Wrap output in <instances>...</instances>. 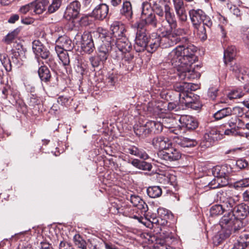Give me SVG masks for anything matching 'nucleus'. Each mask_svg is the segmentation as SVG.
I'll list each match as a JSON object with an SVG mask.
<instances>
[{
    "label": "nucleus",
    "instance_id": "nucleus-1",
    "mask_svg": "<svg viewBox=\"0 0 249 249\" xmlns=\"http://www.w3.org/2000/svg\"><path fill=\"white\" fill-rule=\"evenodd\" d=\"M196 51L195 46L187 43L177 46L167 55L168 62L177 68L179 79H194L198 76L199 74L192 67L196 59L195 55Z\"/></svg>",
    "mask_w": 249,
    "mask_h": 249
},
{
    "label": "nucleus",
    "instance_id": "nucleus-2",
    "mask_svg": "<svg viewBox=\"0 0 249 249\" xmlns=\"http://www.w3.org/2000/svg\"><path fill=\"white\" fill-rule=\"evenodd\" d=\"M191 22L197 29V34L202 40L207 38L206 32L210 30L213 22L211 18L199 9H192L189 12Z\"/></svg>",
    "mask_w": 249,
    "mask_h": 249
},
{
    "label": "nucleus",
    "instance_id": "nucleus-3",
    "mask_svg": "<svg viewBox=\"0 0 249 249\" xmlns=\"http://www.w3.org/2000/svg\"><path fill=\"white\" fill-rule=\"evenodd\" d=\"M161 36H160V47L167 48L180 41V36L184 33V30L178 28L176 30L169 29L162 26L159 28Z\"/></svg>",
    "mask_w": 249,
    "mask_h": 249
},
{
    "label": "nucleus",
    "instance_id": "nucleus-4",
    "mask_svg": "<svg viewBox=\"0 0 249 249\" xmlns=\"http://www.w3.org/2000/svg\"><path fill=\"white\" fill-rule=\"evenodd\" d=\"M99 34V37L102 40V43L98 48V54L102 57L103 60H107L114 45V39H112L105 30L102 29Z\"/></svg>",
    "mask_w": 249,
    "mask_h": 249
},
{
    "label": "nucleus",
    "instance_id": "nucleus-5",
    "mask_svg": "<svg viewBox=\"0 0 249 249\" xmlns=\"http://www.w3.org/2000/svg\"><path fill=\"white\" fill-rule=\"evenodd\" d=\"M236 220L231 212L226 213L220 221V225L222 231L220 232V237L222 240L228 237L231 233L233 227L235 224Z\"/></svg>",
    "mask_w": 249,
    "mask_h": 249
},
{
    "label": "nucleus",
    "instance_id": "nucleus-6",
    "mask_svg": "<svg viewBox=\"0 0 249 249\" xmlns=\"http://www.w3.org/2000/svg\"><path fill=\"white\" fill-rule=\"evenodd\" d=\"M80 8L81 4L78 1L74 0L70 3L66 8L63 18L67 20L73 22L78 18Z\"/></svg>",
    "mask_w": 249,
    "mask_h": 249
},
{
    "label": "nucleus",
    "instance_id": "nucleus-7",
    "mask_svg": "<svg viewBox=\"0 0 249 249\" xmlns=\"http://www.w3.org/2000/svg\"><path fill=\"white\" fill-rule=\"evenodd\" d=\"M148 40V37L145 31L142 28H137L135 45L136 51H143L146 48Z\"/></svg>",
    "mask_w": 249,
    "mask_h": 249
},
{
    "label": "nucleus",
    "instance_id": "nucleus-8",
    "mask_svg": "<svg viewBox=\"0 0 249 249\" xmlns=\"http://www.w3.org/2000/svg\"><path fill=\"white\" fill-rule=\"evenodd\" d=\"M158 155L160 159L168 161H177L181 157L180 152L177 149L173 148H168L166 150H160Z\"/></svg>",
    "mask_w": 249,
    "mask_h": 249
},
{
    "label": "nucleus",
    "instance_id": "nucleus-9",
    "mask_svg": "<svg viewBox=\"0 0 249 249\" xmlns=\"http://www.w3.org/2000/svg\"><path fill=\"white\" fill-rule=\"evenodd\" d=\"M32 49L36 57L47 59L50 55L48 49L39 40H35L32 43Z\"/></svg>",
    "mask_w": 249,
    "mask_h": 249
},
{
    "label": "nucleus",
    "instance_id": "nucleus-10",
    "mask_svg": "<svg viewBox=\"0 0 249 249\" xmlns=\"http://www.w3.org/2000/svg\"><path fill=\"white\" fill-rule=\"evenodd\" d=\"M81 48L82 50L89 54L92 53L95 47L92 36L89 33H85L82 36Z\"/></svg>",
    "mask_w": 249,
    "mask_h": 249
},
{
    "label": "nucleus",
    "instance_id": "nucleus-11",
    "mask_svg": "<svg viewBox=\"0 0 249 249\" xmlns=\"http://www.w3.org/2000/svg\"><path fill=\"white\" fill-rule=\"evenodd\" d=\"M164 18L166 22L168 23L169 29L176 30L177 27V21L172 8L169 5H164Z\"/></svg>",
    "mask_w": 249,
    "mask_h": 249
},
{
    "label": "nucleus",
    "instance_id": "nucleus-12",
    "mask_svg": "<svg viewBox=\"0 0 249 249\" xmlns=\"http://www.w3.org/2000/svg\"><path fill=\"white\" fill-rule=\"evenodd\" d=\"M152 144L155 148L163 150L169 147L171 142L168 138L163 136H159L153 138Z\"/></svg>",
    "mask_w": 249,
    "mask_h": 249
},
{
    "label": "nucleus",
    "instance_id": "nucleus-13",
    "mask_svg": "<svg viewBox=\"0 0 249 249\" xmlns=\"http://www.w3.org/2000/svg\"><path fill=\"white\" fill-rule=\"evenodd\" d=\"M158 21L154 13L141 18L139 22H136L133 26L137 28H142L145 25H150L154 28L157 26Z\"/></svg>",
    "mask_w": 249,
    "mask_h": 249
},
{
    "label": "nucleus",
    "instance_id": "nucleus-14",
    "mask_svg": "<svg viewBox=\"0 0 249 249\" xmlns=\"http://www.w3.org/2000/svg\"><path fill=\"white\" fill-rule=\"evenodd\" d=\"M231 212L236 220L243 219L249 213V207L242 203L234 206L233 210Z\"/></svg>",
    "mask_w": 249,
    "mask_h": 249
},
{
    "label": "nucleus",
    "instance_id": "nucleus-15",
    "mask_svg": "<svg viewBox=\"0 0 249 249\" xmlns=\"http://www.w3.org/2000/svg\"><path fill=\"white\" fill-rule=\"evenodd\" d=\"M112 32L113 37L115 40L119 39L125 36L124 33L125 32V28L124 25L119 22H114L110 27Z\"/></svg>",
    "mask_w": 249,
    "mask_h": 249
},
{
    "label": "nucleus",
    "instance_id": "nucleus-16",
    "mask_svg": "<svg viewBox=\"0 0 249 249\" xmlns=\"http://www.w3.org/2000/svg\"><path fill=\"white\" fill-rule=\"evenodd\" d=\"M108 6L106 4H100L97 6L92 11V15L97 19L103 20L107 15Z\"/></svg>",
    "mask_w": 249,
    "mask_h": 249
},
{
    "label": "nucleus",
    "instance_id": "nucleus-17",
    "mask_svg": "<svg viewBox=\"0 0 249 249\" xmlns=\"http://www.w3.org/2000/svg\"><path fill=\"white\" fill-rule=\"evenodd\" d=\"M57 45L55 50L58 52V49H62V51H71L73 46L71 40L66 36L59 37L56 41Z\"/></svg>",
    "mask_w": 249,
    "mask_h": 249
},
{
    "label": "nucleus",
    "instance_id": "nucleus-18",
    "mask_svg": "<svg viewBox=\"0 0 249 249\" xmlns=\"http://www.w3.org/2000/svg\"><path fill=\"white\" fill-rule=\"evenodd\" d=\"M181 126L189 130H194L197 126V122L191 116H181L179 120Z\"/></svg>",
    "mask_w": 249,
    "mask_h": 249
},
{
    "label": "nucleus",
    "instance_id": "nucleus-19",
    "mask_svg": "<svg viewBox=\"0 0 249 249\" xmlns=\"http://www.w3.org/2000/svg\"><path fill=\"white\" fill-rule=\"evenodd\" d=\"M219 139H220L219 134L216 129L213 128L204 135L203 142H205V143L203 145L209 147L212 146L213 142Z\"/></svg>",
    "mask_w": 249,
    "mask_h": 249
},
{
    "label": "nucleus",
    "instance_id": "nucleus-20",
    "mask_svg": "<svg viewBox=\"0 0 249 249\" xmlns=\"http://www.w3.org/2000/svg\"><path fill=\"white\" fill-rule=\"evenodd\" d=\"M174 89L180 93H185L195 90L191 83L185 81L177 82L173 85Z\"/></svg>",
    "mask_w": 249,
    "mask_h": 249
},
{
    "label": "nucleus",
    "instance_id": "nucleus-21",
    "mask_svg": "<svg viewBox=\"0 0 249 249\" xmlns=\"http://www.w3.org/2000/svg\"><path fill=\"white\" fill-rule=\"evenodd\" d=\"M114 44L122 52L125 53L129 52L131 49V44L126 36L114 41Z\"/></svg>",
    "mask_w": 249,
    "mask_h": 249
},
{
    "label": "nucleus",
    "instance_id": "nucleus-22",
    "mask_svg": "<svg viewBox=\"0 0 249 249\" xmlns=\"http://www.w3.org/2000/svg\"><path fill=\"white\" fill-rule=\"evenodd\" d=\"M160 47V36L157 34L152 35L148 40L145 49L148 52L153 53Z\"/></svg>",
    "mask_w": 249,
    "mask_h": 249
},
{
    "label": "nucleus",
    "instance_id": "nucleus-23",
    "mask_svg": "<svg viewBox=\"0 0 249 249\" xmlns=\"http://www.w3.org/2000/svg\"><path fill=\"white\" fill-rule=\"evenodd\" d=\"M125 151L127 153H129L144 160L149 159V156L145 151L135 146H131L126 148L125 149Z\"/></svg>",
    "mask_w": 249,
    "mask_h": 249
},
{
    "label": "nucleus",
    "instance_id": "nucleus-24",
    "mask_svg": "<svg viewBox=\"0 0 249 249\" xmlns=\"http://www.w3.org/2000/svg\"><path fill=\"white\" fill-rule=\"evenodd\" d=\"M130 200L134 206L137 207L142 213H145L148 210V206L145 202L139 196L131 195Z\"/></svg>",
    "mask_w": 249,
    "mask_h": 249
},
{
    "label": "nucleus",
    "instance_id": "nucleus-25",
    "mask_svg": "<svg viewBox=\"0 0 249 249\" xmlns=\"http://www.w3.org/2000/svg\"><path fill=\"white\" fill-rule=\"evenodd\" d=\"M48 4V1L43 0L39 1L32 2L33 12L35 14H41L46 10V6Z\"/></svg>",
    "mask_w": 249,
    "mask_h": 249
},
{
    "label": "nucleus",
    "instance_id": "nucleus-26",
    "mask_svg": "<svg viewBox=\"0 0 249 249\" xmlns=\"http://www.w3.org/2000/svg\"><path fill=\"white\" fill-rule=\"evenodd\" d=\"M237 50L235 46H229L224 51V59L225 63L227 64V61H231L236 55Z\"/></svg>",
    "mask_w": 249,
    "mask_h": 249
},
{
    "label": "nucleus",
    "instance_id": "nucleus-27",
    "mask_svg": "<svg viewBox=\"0 0 249 249\" xmlns=\"http://www.w3.org/2000/svg\"><path fill=\"white\" fill-rule=\"evenodd\" d=\"M38 73L42 81L48 82L50 80L51 77L50 71L46 66H41L38 70Z\"/></svg>",
    "mask_w": 249,
    "mask_h": 249
},
{
    "label": "nucleus",
    "instance_id": "nucleus-28",
    "mask_svg": "<svg viewBox=\"0 0 249 249\" xmlns=\"http://www.w3.org/2000/svg\"><path fill=\"white\" fill-rule=\"evenodd\" d=\"M121 13L128 19L131 18L133 12L131 4L129 1H124L121 9Z\"/></svg>",
    "mask_w": 249,
    "mask_h": 249
},
{
    "label": "nucleus",
    "instance_id": "nucleus-29",
    "mask_svg": "<svg viewBox=\"0 0 249 249\" xmlns=\"http://www.w3.org/2000/svg\"><path fill=\"white\" fill-rule=\"evenodd\" d=\"M192 93L189 91L185 93H179V102L184 104L186 106L190 107L194 103V99L192 98Z\"/></svg>",
    "mask_w": 249,
    "mask_h": 249
},
{
    "label": "nucleus",
    "instance_id": "nucleus-30",
    "mask_svg": "<svg viewBox=\"0 0 249 249\" xmlns=\"http://www.w3.org/2000/svg\"><path fill=\"white\" fill-rule=\"evenodd\" d=\"M134 130L137 135L142 137H145L149 134L146 127V123L144 125H135L134 126Z\"/></svg>",
    "mask_w": 249,
    "mask_h": 249
},
{
    "label": "nucleus",
    "instance_id": "nucleus-31",
    "mask_svg": "<svg viewBox=\"0 0 249 249\" xmlns=\"http://www.w3.org/2000/svg\"><path fill=\"white\" fill-rule=\"evenodd\" d=\"M231 107H225L217 110L214 114L213 117L216 120H220L222 118L231 115Z\"/></svg>",
    "mask_w": 249,
    "mask_h": 249
},
{
    "label": "nucleus",
    "instance_id": "nucleus-32",
    "mask_svg": "<svg viewBox=\"0 0 249 249\" xmlns=\"http://www.w3.org/2000/svg\"><path fill=\"white\" fill-rule=\"evenodd\" d=\"M220 200L222 202V204L221 205L225 211L232 210L235 204L234 200L230 197L224 199H222L220 197Z\"/></svg>",
    "mask_w": 249,
    "mask_h": 249
},
{
    "label": "nucleus",
    "instance_id": "nucleus-33",
    "mask_svg": "<svg viewBox=\"0 0 249 249\" xmlns=\"http://www.w3.org/2000/svg\"><path fill=\"white\" fill-rule=\"evenodd\" d=\"M0 61L7 71L12 70L11 63L6 53H0Z\"/></svg>",
    "mask_w": 249,
    "mask_h": 249
},
{
    "label": "nucleus",
    "instance_id": "nucleus-34",
    "mask_svg": "<svg viewBox=\"0 0 249 249\" xmlns=\"http://www.w3.org/2000/svg\"><path fill=\"white\" fill-rule=\"evenodd\" d=\"M147 193L150 197L156 198L161 196L162 191L159 186H154L148 187L147 189Z\"/></svg>",
    "mask_w": 249,
    "mask_h": 249
},
{
    "label": "nucleus",
    "instance_id": "nucleus-35",
    "mask_svg": "<svg viewBox=\"0 0 249 249\" xmlns=\"http://www.w3.org/2000/svg\"><path fill=\"white\" fill-rule=\"evenodd\" d=\"M179 145L183 147H194L197 144L196 141L193 139L183 137L178 142Z\"/></svg>",
    "mask_w": 249,
    "mask_h": 249
},
{
    "label": "nucleus",
    "instance_id": "nucleus-36",
    "mask_svg": "<svg viewBox=\"0 0 249 249\" xmlns=\"http://www.w3.org/2000/svg\"><path fill=\"white\" fill-rule=\"evenodd\" d=\"M62 5V0H52L47 8V13L51 14L57 11Z\"/></svg>",
    "mask_w": 249,
    "mask_h": 249
},
{
    "label": "nucleus",
    "instance_id": "nucleus-37",
    "mask_svg": "<svg viewBox=\"0 0 249 249\" xmlns=\"http://www.w3.org/2000/svg\"><path fill=\"white\" fill-rule=\"evenodd\" d=\"M222 178L217 176L209 183V187L212 189H216L225 186L227 183H223Z\"/></svg>",
    "mask_w": 249,
    "mask_h": 249
},
{
    "label": "nucleus",
    "instance_id": "nucleus-38",
    "mask_svg": "<svg viewBox=\"0 0 249 249\" xmlns=\"http://www.w3.org/2000/svg\"><path fill=\"white\" fill-rule=\"evenodd\" d=\"M68 51H58L56 52L60 60L64 66L68 65L70 63V58Z\"/></svg>",
    "mask_w": 249,
    "mask_h": 249
},
{
    "label": "nucleus",
    "instance_id": "nucleus-39",
    "mask_svg": "<svg viewBox=\"0 0 249 249\" xmlns=\"http://www.w3.org/2000/svg\"><path fill=\"white\" fill-rule=\"evenodd\" d=\"M224 211L221 205H214L210 210V215L212 216H216L222 214Z\"/></svg>",
    "mask_w": 249,
    "mask_h": 249
},
{
    "label": "nucleus",
    "instance_id": "nucleus-40",
    "mask_svg": "<svg viewBox=\"0 0 249 249\" xmlns=\"http://www.w3.org/2000/svg\"><path fill=\"white\" fill-rule=\"evenodd\" d=\"M142 9L141 18L145 16H149L153 13L151 6L148 2H143Z\"/></svg>",
    "mask_w": 249,
    "mask_h": 249
},
{
    "label": "nucleus",
    "instance_id": "nucleus-41",
    "mask_svg": "<svg viewBox=\"0 0 249 249\" xmlns=\"http://www.w3.org/2000/svg\"><path fill=\"white\" fill-rule=\"evenodd\" d=\"M176 13L179 20L182 22H185L187 20V16L184 6L175 8Z\"/></svg>",
    "mask_w": 249,
    "mask_h": 249
},
{
    "label": "nucleus",
    "instance_id": "nucleus-42",
    "mask_svg": "<svg viewBox=\"0 0 249 249\" xmlns=\"http://www.w3.org/2000/svg\"><path fill=\"white\" fill-rule=\"evenodd\" d=\"M244 95L245 92L241 89H237L229 92L228 97L230 100H232L240 98Z\"/></svg>",
    "mask_w": 249,
    "mask_h": 249
},
{
    "label": "nucleus",
    "instance_id": "nucleus-43",
    "mask_svg": "<svg viewBox=\"0 0 249 249\" xmlns=\"http://www.w3.org/2000/svg\"><path fill=\"white\" fill-rule=\"evenodd\" d=\"M74 242L75 245L78 248L82 249H86V243L79 235H75L74 236Z\"/></svg>",
    "mask_w": 249,
    "mask_h": 249
},
{
    "label": "nucleus",
    "instance_id": "nucleus-44",
    "mask_svg": "<svg viewBox=\"0 0 249 249\" xmlns=\"http://www.w3.org/2000/svg\"><path fill=\"white\" fill-rule=\"evenodd\" d=\"M89 60L91 65L94 68L98 67L100 65L101 63H104L106 61L103 60L102 57L100 56L98 54L97 55L90 57L89 58Z\"/></svg>",
    "mask_w": 249,
    "mask_h": 249
},
{
    "label": "nucleus",
    "instance_id": "nucleus-45",
    "mask_svg": "<svg viewBox=\"0 0 249 249\" xmlns=\"http://www.w3.org/2000/svg\"><path fill=\"white\" fill-rule=\"evenodd\" d=\"M153 126H155V133H158L161 132L163 128V124L160 122L154 121H148V127L151 128Z\"/></svg>",
    "mask_w": 249,
    "mask_h": 249
},
{
    "label": "nucleus",
    "instance_id": "nucleus-46",
    "mask_svg": "<svg viewBox=\"0 0 249 249\" xmlns=\"http://www.w3.org/2000/svg\"><path fill=\"white\" fill-rule=\"evenodd\" d=\"M72 101V99L71 97L64 95L60 96L57 99L58 103L66 107L70 106Z\"/></svg>",
    "mask_w": 249,
    "mask_h": 249
},
{
    "label": "nucleus",
    "instance_id": "nucleus-47",
    "mask_svg": "<svg viewBox=\"0 0 249 249\" xmlns=\"http://www.w3.org/2000/svg\"><path fill=\"white\" fill-rule=\"evenodd\" d=\"M20 32V29L17 28L12 31L11 33L8 34L5 38V41L8 43H10L15 37L18 35Z\"/></svg>",
    "mask_w": 249,
    "mask_h": 249
},
{
    "label": "nucleus",
    "instance_id": "nucleus-48",
    "mask_svg": "<svg viewBox=\"0 0 249 249\" xmlns=\"http://www.w3.org/2000/svg\"><path fill=\"white\" fill-rule=\"evenodd\" d=\"M231 115H234L237 117H242L244 114V108L239 107L231 108Z\"/></svg>",
    "mask_w": 249,
    "mask_h": 249
},
{
    "label": "nucleus",
    "instance_id": "nucleus-49",
    "mask_svg": "<svg viewBox=\"0 0 249 249\" xmlns=\"http://www.w3.org/2000/svg\"><path fill=\"white\" fill-rule=\"evenodd\" d=\"M239 243L242 244V248L246 247L249 244V234H244L240 236Z\"/></svg>",
    "mask_w": 249,
    "mask_h": 249
},
{
    "label": "nucleus",
    "instance_id": "nucleus-50",
    "mask_svg": "<svg viewBox=\"0 0 249 249\" xmlns=\"http://www.w3.org/2000/svg\"><path fill=\"white\" fill-rule=\"evenodd\" d=\"M236 165L240 169H245L247 168L249 163L247 160L243 159L238 160L236 162Z\"/></svg>",
    "mask_w": 249,
    "mask_h": 249
},
{
    "label": "nucleus",
    "instance_id": "nucleus-51",
    "mask_svg": "<svg viewBox=\"0 0 249 249\" xmlns=\"http://www.w3.org/2000/svg\"><path fill=\"white\" fill-rule=\"evenodd\" d=\"M217 92L218 89L217 88H210L208 91V95L212 100H214L217 95Z\"/></svg>",
    "mask_w": 249,
    "mask_h": 249
},
{
    "label": "nucleus",
    "instance_id": "nucleus-52",
    "mask_svg": "<svg viewBox=\"0 0 249 249\" xmlns=\"http://www.w3.org/2000/svg\"><path fill=\"white\" fill-rule=\"evenodd\" d=\"M230 70L236 74L241 73L243 74L242 70L240 65L237 63H234L233 65H231V66Z\"/></svg>",
    "mask_w": 249,
    "mask_h": 249
},
{
    "label": "nucleus",
    "instance_id": "nucleus-53",
    "mask_svg": "<svg viewBox=\"0 0 249 249\" xmlns=\"http://www.w3.org/2000/svg\"><path fill=\"white\" fill-rule=\"evenodd\" d=\"M32 2L26 4L21 6L19 9V11L22 14H26L28 12L33 11Z\"/></svg>",
    "mask_w": 249,
    "mask_h": 249
},
{
    "label": "nucleus",
    "instance_id": "nucleus-54",
    "mask_svg": "<svg viewBox=\"0 0 249 249\" xmlns=\"http://www.w3.org/2000/svg\"><path fill=\"white\" fill-rule=\"evenodd\" d=\"M230 11L231 13L235 15L236 17H239L242 14V12H241L240 9L236 7L235 5L231 6L230 8Z\"/></svg>",
    "mask_w": 249,
    "mask_h": 249
},
{
    "label": "nucleus",
    "instance_id": "nucleus-55",
    "mask_svg": "<svg viewBox=\"0 0 249 249\" xmlns=\"http://www.w3.org/2000/svg\"><path fill=\"white\" fill-rule=\"evenodd\" d=\"M140 167L139 169H142L143 170H148L150 171L152 169V165L151 164L147 163L145 161H142L141 162Z\"/></svg>",
    "mask_w": 249,
    "mask_h": 249
},
{
    "label": "nucleus",
    "instance_id": "nucleus-56",
    "mask_svg": "<svg viewBox=\"0 0 249 249\" xmlns=\"http://www.w3.org/2000/svg\"><path fill=\"white\" fill-rule=\"evenodd\" d=\"M59 249H72V248L69 243L61 241L59 244Z\"/></svg>",
    "mask_w": 249,
    "mask_h": 249
},
{
    "label": "nucleus",
    "instance_id": "nucleus-57",
    "mask_svg": "<svg viewBox=\"0 0 249 249\" xmlns=\"http://www.w3.org/2000/svg\"><path fill=\"white\" fill-rule=\"evenodd\" d=\"M39 103V100L38 98L34 95H32L30 99V105L31 106H34L35 105H37Z\"/></svg>",
    "mask_w": 249,
    "mask_h": 249
},
{
    "label": "nucleus",
    "instance_id": "nucleus-58",
    "mask_svg": "<svg viewBox=\"0 0 249 249\" xmlns=\"http://www.w3.org/2000/svg\"><path fill=\"white\" fill-rule=\"evenodd\" d=\"M156 14L160 17H163L164 16V10H163L160 6H157L155 8Z\"/></svg>",
    "mask_w": 249,
    "mask_h": 249
},
{
    "label": "nucleus",
    "instance_id": "nucleus-59",
    "mask_svg": "<svg viewBox=\"0 0 249 249\" xmlns=\"http://www.w3.org/2000/svg\"><path fill=\"white\" fill-rule=\"evenodd\" d=\"M174 9L184 6L183 0H173Z\"/></svg>",
    "mask_w": 249,
    "mask_h": 249
},
{
    "label": "nucleus",
    "instance_id": "nucleus-60",
    "mask_svg": "<svg viewBox=\"0 0 249 249\" xmlns=\"http://www.w3.org/2000/svg\"><path fill=\"white\" fill-rule=\"evenodd\" d=\"M39 248L41 249H53L51 245L46 242H41Z\"/></svg>",
    "mask_w": 249,
    "mask_h": 249
},
{
    "label": "nucleus",
    "instance_id": "nucleus-61",
    "mask_svg": "<svg viewBox=\"0 0 249 249\" xmlns=\"http://www.w3.org/2000/svg\"><path fill=\"white\" fill-rule=\"evenodd\" d=\"M243 39L247 47L249 49V31L243 35Z\"/></svg>",
    "mask_w": 249,
    "mask_h": 249
},
{
    "label": "nucleus",
    "instance_id": "nucleus-62",
    "mask_svg": "<svg viewBox=\"0 0 249 249\" xmlns=\"http://www.w3.org/2000/svg\"><path fill=\"white\" fill-rule=\"evenodd\" d=\"M224 134L227 135H236L237 134V132L233 128L226 129Z\"/></svg>",
    "mask_w": 249,
    "mask_h": 249
},
{
    "label": "nucleus",
    "instance_id": "nucleus-63",
    "mask_svg": "<svg viewBox=\"0 0 249 249\" xmlns=\"http://www.w3.org/2000/svg\"><path fill=\"white\" fill-rule=\"evenodd\" d=\"M249 185L248 181L246 180H242L237 183V186L240 187H246Z\"/></svg>",
    "mask_w": 249,
    "mask_h": 249
},
{
    "label": "nucleus",
    "instance_id": "nucleus-64",
    "mask_svg": "<svg viewBox=\"0 0 249 249\" xmlns=\"http://www.w3.org/2000/svg\"><path fill=\"white\" fill-rule=\"evenodd\" d=\"M19 19V16L18 15L15 14L12 15L8 19L9 23H14Z\"/></svg>",
    "mask_w": 249,
    "mask_h": 249
}]
</instances>
